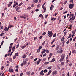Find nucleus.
<instances>
[{
	"instance_id": "c756f323",
	"label": "nucleus",
	"mask_w": 76,
	"mask_h": 76,
	"mask_svg": "<svg viewBox=\"0 0 76 76\" xmlns=\"http://www.w3.org/2000/svg\"><path fill=\"white\" fill-rule=\"evenodd\" d=\"M37 53H39V52L40 51V49H38L37 50Z\"/></svg>"
},
{
	"instance_id": "f03ea898",
	"label": "nucleus",
	"mask_w": 76,
	"mask_h": 76,
	"mask_svg": "<svg viewBox=\"0 0 76 76\" xmlns=\"http://www.w3.org/2000/svg\"><path fill=\"white\" fill-rule=\"evenodd\" d=\"M74 4H71L69 5V7L70 9H73V8Z\"/></svg>"
},
{
	"instance_id": "dca6fc26",
	"label": "nucleus",
	"mask_w": 76,
	"mask_h": 76,
	"mask_svg": "<svg viewBox=\"0 0 76 76\" xmlns=\"http://www.w3.org/2000/svg\"><path fill=\"white\" fill-rule=\"evenodd\" d=\"M23 63L24 65H26V64L27 63V62H26V61H23Z\"/></svg>"
},
{
	"instance_id": "6ab92c4d",
	"label": "nucleus",
	"mask_w": 76,
	"mask_h": 76,
	"mask_svg": "<svg viewBox=\"0 0 76 76\" xmlns=\"http://www.w3.org/2000/svg\"><path fill=\"white\" fill-rule=\"evenodd\" d=\"M45 53V49H43L42 52H41L42 54H43Z\"/></svg>"
},
{
	"instance_id": "69168bd1",
	"label": "nucleus",
	"mask_w": 76,
	"mask_h": 76,
	"mask_svg": "<svg viewBox=\"0 0 76 76\" xmlns=\"http://www.w3.org/2000/svg\"><path fill=\"white\" fill-rule=\"evenodd\" d=\"M13 43H12L10 44V45L11 46H12V45H13Z\"/></svg>"
},
{
	"instance_id": "4c0bfd02",
	"label": "nucleus",
	"mask_w": 76,
	"mask_h": 76,
	"mask_svg": "<svg viewBox=\"0 0 76 76\" xmlns=\"http://www.w3.org/2000/svg\"><path fill=\"white\" fill-rule=\"evenodd\" d=\"M56 36V33H55L53 34V37L54 38V37H55Z\"/></svg>"
},
{
	"instance_id": "680f3d73",
	"label": "nucleus",
	"mask_w": 76,
	"mask_h": 76,
	"mask_svg": "<svg viewBox=\"0 0 76 76\" xmlns=\"http://www.w3.org/2000/svg\"><path fill=\"white\" fill-rule=\"evenodd\" d=\"M25 61H28V58H26L25 59Z\"/></svg>"
},
{
	"instance_id": "4be33fe9",
	"label": "nucleus",
	"mask_w": 76,
	"mask_h": 76,
	"mask_svg": "<svg viewBox=\"0 0 76 76\" xmlns=\"http://www.w3.org/2000/svg\"><path fill=\"white\" fill-rule=\"evenodd\" d=\"M48 63H49V62H45L44 63V64H48Z\"/></svg>"
},
{
	"instance_id": "ddd939ff",
	"label": "nucleus",
	"mask_w": 76,
	"mask_h": 76,
	"mask_svg": "<svg viewBox=\"0 0 76 76\" xmlns=\"http://www.w3.org/2000/svg\"><path fill=\"white\" fill-rule=\"evenodd\" d=\"M64 60V58H61L59 60V61H60V62H61L62 61H63Z\"/></svg>"
},
{
	"instance_id": "79ce46f5",
	"label": "nucleus",
	"mask_w": 76,
	"mask_h": 76,
	"mask_svg": "<svg viewBox=\"0 0 76 76\" xmlns=\"http://www.w3.org/2000/svg\"><path fill=\"white\" fill-rule=\"evenodd\" d=\"M34 41H35V40L37 38V37H34Z\"/></svg>"
},
{
	"instance_id": "9d476101",
	"label": "nucleus",
	"mask_w": 76,
	"mask_h": 76,
	"mask_svg": "<svg viewBox=\"0 0 76 76\" xmlns=\"http://www.w3.org/2000/svg\"><path fill=\"white\" fill-rule=\"evenodd\" d=\"M60 46H59V45H58L57 46L56 48V50H58L59 49V47Z\"/></svg>"
},
{
	"instance_id": "72a5a7b5",
	"label": "nucleus",
	"mask_w": 76,
	"mask_h": 76,
	"mask_svg": "<svg viewBox=\"0 0 76 76\" xmlns=\"http://www.w3.org/2000/svg\"><path fill=\"white\" fill-rule=\"evenodd\" d=\"M45 42H46L45 41H44L42 43V45H44V44H45Z\"/></svg>"
},
{
	"instance_id": "052dcab7",
	"label": "nucleus",
	"mask_w": 76,
	"mask_h": 76,
	"mask_svg": "<svg viewBox=\"0 0 76 76\" xmlns=\"http://www.w3.org/2000/svg\"><path fill=\"white\" fill-rule=\"evenodd\" d=\"M57 13H55L54 15L55 16H56L57 15Z\"/></svg>"
},
{
	"instance_id": "2eb2a0df",
	"label": "nucleus",
	"mask_w": 76,
	"mask_h": 76,
	"mask_svg": "<svg viewBox=\"0 0 76 76\" xmlns=\"http://www.w3.org/2000/svg\"><path fill=\"white\" fill-rule=\"evenodd\" d=\"M26 47V46H22L21 47V48H22V49H24Z\"/></svg>"
},
{
	"instance_id": "6e6d98bb",
	"label": "nucleus",
	"mask_w": 76,
	"mask_h": 76,
	"mask_svg": "<svg viewBox=\"0 0 76 76\" xmlns=\"http://www.w3.org/2000/svg\"><path fill=\"white\" fill-rule=\"evenodd\" d=\"M76 39V37H75L73 39V41H75V39Z\"/></svg>"
},
{
	"instance_id": "9b49d317",
	"label": "nucleus",
	"mask_w": 76,
	"mask_h": 76,
	"mask_svg": "<svg viewBox=\"0 0 76 76\" xmlns=\"http://www.w3.org/2000/svg\"><path fill=\"white\" fill-rule=\"evenodd\" d=\"M64 36L63 37H62V39H61V41L62 42V41H63L64 40Z\"/></svg>"
},
{
	"instance_id": "1a4fd4ad",
	"label": "nucleus",
	"mask_w": 76,
	"mask_h": 76,
	"mask_svg": "<svg viewBox=\"0 0 76 76\" xmlns=\"http://www.w3.org/2000/svg\"><path fill=\"white\" fill-rule=\"evenodd\" d=\"M20 18H21V19H26V17L23 16V15L20 16Z\"/></svg>"
},
{
	"instance_id": "a878e982",
	"label": "nucleus",
	"mask_w": 76,
	"mask_h": 76,
	"mask_svg": "<svg viewBox=\"0 0 76 76\" xmlns=\"http://www.w3.org/2000/svg\"><path fill=\"white\" fill-rule=\"evenodd\" d=\"M46 53H49V51L48 50H45Z\"/></svg>"
},
{
	"instance_id": "e433bc0d",
	"label": "nucleus",
	"mask_w": 76,
	"mask_h": 76,
	"mask_svg": "<svg viewBox=\"0 0 76 76\" xmlns=\"http://www.w3.org/2000/svg\"><path fill=\"white\" fill-rule=\"evenodd\" d=\"M46 34V33L45 32H44L43 33L42 35H45Z\"/></svg>"
},
{
	"instance_id": "4d7b16f0",
	"label": "nucleus",
	"mask_w": 76,
	"mask_h": 76,
	"mask_svg": "<svg viewBox=\"0 0 76 76\" xmlns=\"http://www.w3.org/2000/svg\"><path fill=\"white\" fill-rule=\"evenodd\" d=\"M23 65H24V64H23V63H22L21 64V66H23Z\"/></svg>"
},
{
	"instance_id": "c9c22d12",
	"label": "nucleus",
	"mask_w": 76,
	"mask_h": 76,
	"mask_svg": "<svg viewBox=\"0 0 76 76\" xmlns=\"http://www.w3.org/2000/svg\"><path fill=\"white\" fill-rule=\"evenodd\" d=\"M48 16V14L45 15V18H47V16Z\"/></svg>"
},
{
	"instance_id": "20e7f679",
	"label": "nucleus",
	"mask_w": 76,
	"mask_h": 76,
	"mask_svg": "<svg viewBox=\"0 0 76 76\" xmlns=\"http://www.w3.org/2000/svg\"><path fill=\"white\" fill-rule=\"evenodd\" d=\"M9 72L10 73H12V72H13V69H9Z\"/></svg>"
},
{
	"instance_id": "de8ad7c7",
	"label": "nucleus",
	"mask_w": 76,
	"mask_h": 76,
	"mask_svg": "<svg viewBox=\"0 0 76 76\" xmlns=\"http://www.w3.org/2000/svg\"><path fill=\"white\" fill-rule=\"evenodd\" d=\"M16 5V4H14L13 6V8H14V7H15Z\"/></svg>"
},
{
	"instance_id": "f8f14e48",
	"label": "nucleus",
	"mask_w": 76,
	"mask_h": 76,
	"mask_svg": "<svg viewBox=\"0 0 76 76\" xmlns=\"http://www.w3.org/2000/svg\"><path fill=\"white\" fill-rule=\"evenodd\" d=\"M55 58H53L52 60L51 61H50V62H51V63H52V62H54V61H55Z\"/></svg>"
},
{
	"instance_id": "6e6552de",
	"label": "nucleus",
	"mask_w": 76,
	"mask_h": 76,
	"mask_svg": "<svg viewBox=\"0 0 76 76\" xmlns=\"http://www.w3.org/2000/svg\"><path fill=\"white\" fill-rule=\"evenodd\" d=\"M40 75L41 76H43L44 75V73H43V70H42L40 72Z\"/></svg>"
},
{
	"instance_id": "f704fd0d",
	"label": "nucleus",
	"mask_w": 76,
	"mask_h": 76,
	"mask_svg": "<svg viewBox=\"0 0 76 76\" xmlns=\"http://www.w3.org/2000/svg\"><path fill=\"white\" fill-rule=\"evenodd\" d=\"M70 42V41L69 40H68L66 42V44H68Z\"/></svg>"
},
{
	"instance_id": "864d4df0",
	"label": "nucleus",
	"mask_w": 76,
	"mask_h": 76,
	"mask_svg": "<svg viewBox=\"0 0 76 76\" xmlns=\"http://www.w3.org/2000/svg\"><path fill=\"white\" fill-rule=\"evenodd\" d=\"M3 35H4V33L1 34H0V36H1V37H2Z\"/></svg>"
},
{
	"instance_id": "3c124183",
	"label": "nucleus",
	"mask_w": 76,
	"mask_h": 76,
	"mask_svg": "<svg viewBox=\"0 0 76 76\" xmlns=\"http://www.w3.org/2000/svg\"><path fill=\"white\" fill-rule=\"evenodd\" d=\"M46 55H47V54H46V53H45L43 55V57H45V56H46Z\"/></svg>"
},
{
	"instance_id": "cd10ccee",
	"label": "nucleus",
	"mask_w": 76,
	"mask_h": 76,
	"mask_svg": "<svg viewBox=\"0 0 76 76\" xmlns=\"http://www.w3.org/2000/svg\"><path fill=\"white\" fill-rule=\"evenodd\" d=\"M19 54V53H16L15 54V56H18Z\"/></svg>"
},
{
	"instance_id": "37998d69",
	"label": "nucleus",
	"mask_w": 76,
	"mask_h": 76,
	"mask_svg": "<svg viewBox=\"0 0 76 76\" xmlns=\"http://www.w3.org/2000/svg\"><path fill=\"white\" fill-rule=\"evenodd\" d=\"M72 25H70L69 26V29H71V28H72Z\"/></svg>"
},
{
	"instance_id": "a211bd4d",
	"label": "nucleus",
	"mask_w": 76,
	"mask_h": 76,
	"mask_svg": "<svg viewBox=\"0 0 76 76\" xmlns=\"http://www.w3.org/2000/svg\"><path fill=\"white\" fill-rule=\"evenodd\" d=\"M4 31H7L8 30H7V27H6L4 29Z\"/></svg>"
},
{
	"instance_id": "b1692460",
	"label": "nucleus",
	"mask_w": 76,
	"mask_h": 76,
	"mask_svg": "<svg viewBox=\"0 0 76 76\" xmlns=\"http://www.w3.org/2000/svg\"><path fill=\"white\" fill-rule=\"evenodd\" d=\"M23 3L21 2V3H20L18 5L19 6H20L21 5H22Z\"/></svg>"
},
{
	"instance_id": "e2e57ef3",
	"label": "nucleus",
	"mask_w": 76,
	"mask_h": 76,
	"mask_svg": "<svg viewBox=\"0 0 76 76\" xmlns=\"http://www.w3.org/2000/svg\"><path fill=\"white\" fill-rule=\"evenodd\" d=\"M23 75V73H21L20 74V76H22Z\"/></svg>"
},
{
	"instance_id": "a18cd8bd",
	"label": "nucleus",
	"mask_w": 76,
	"mask_h": 76,
	"mask_svg": "<svg viewBox=\"0 0 76 76\" xmlns=\"http://www.w3.org/2000/svg\"><path fill=\"white\" fill-rule=\"evenodd\" d=\"M55 41V39H54L53 40L51 44H53V43Z\"/></svg>"
},
{
	"instance_id": "473e14b6",
	"label": "nucleus",
	"mask_w": 76,
	"mask_h": 76,
	"mask_svg": "<svg viewBox=\"0 0 76 76\" xmlns=\"http://www.w3.org/2000/svg\"><path fill=\"white\" fill-rule=\"evenodd\" d=\"M53 56V53H51L49 55V56Z\"/></svg>"
},
{
	"instance_id": "393cba45",
	"label": "nucleus",
	"mask_w": 76,
	"mask_h": 76,
	"mask_svg": "<svg viewBox=\"0 0 76 76\" xmlns=\"http://www.w3.org/2000/svg\"><path fill=\"white\" fill-rule=\"evenodd\" d=\"M72 37V34H70L68 37V38H70Z\"/></svg>"
},
{
	"instance_id": "bb28decb",
	"label": "nucleus",
	"mask_w": 76,
	"mask_h": 76,
	"mask_svg": "<svg viewBox=\"0 0 76 76\" xmlns=\"http://www.w3.org/2000/svg\"><path fill=\"white\" fill-rule=\"evenodd\" d=\"M38 0H35L34 2L36 3H38Z\"/></svg>"
},
{
	"instance_id": "423d86ee",
	"label": "nucleus",
	"mask_w": 76,
	"mask_h": 76,
	"mask_svg": "<svg viewBox=\"0 0 76 76\" xmlns=\"http://www.w3.org/2000/svg\"><path fill=\"white\" fill-rule=\"evenodd\" d=\"M41 61V59H39L38 61L37 62V65H38L40 63V62Z\"/></svg>"
},
{
	"instance_id": "774afa93",
	"label": "nucleus",
	"mask_w": 76,
	"mask_h": 76,
	"mask_svg": "<svg viewBox=\"0 0 76 76\" xmlns=\"http://www.w3.org/2000/svg\"><path fill=\"white\" fill-rule=\"evenodd\" d=\"M42 14H40L39 15V17H41V16H42Z\"/></svg>"
},
{
	"instance_id": "39448f33",
	"label": "nucleus",
	"mask_w": 76,
	"mask_h": 76,
	"mask_svg": "<svg viewBox=\"0 0 76 76\" xmlns=\"http://www.w3.org/2000/svg\"><path fill=\"white\" fill-rule=\"evenodd\" d=\"M65 57V54H62L61 56V58H62L64 59V57Z\"/></svg>"
},
{
	"instance_id": "7ed1b4c3",
	"label": "nucleus",
	"mask_w": 76,
	"mask_h": 76,
	"mask_svg": "<svg viewBox=\"0 0 76 76\" xmlns=\"http://www.w3.org/2000/svg\"><path fill=\"white\" fill-rule=\"evenodd\" d=\"M57 71H54L53 72L52 74V76H55L57 74Z\"/></svg>"
},
{
	"instance_id": "2f4dec72",
	"label": "nucleus",
	"mask_w": 76,
	"mask_h": 76,
	"mask_svg": "<svg viewBox=\"0 0 76 76\" xmlns=\"http://www.w3.org/2000/svg\"><path fill=\"white\" fill-rule=\"evenodd\" d=\"M26 57V55H25V54H24L23 56V58H25V57Z\"/></svg>"
},
{
	"instance_id": "13d9d810",
	"label": "nucleus",
	"mask_w": 76,
	"mask_h": 76,
	"mask_svg": "<svg viewBox=\"0 0 76 76\" xmlns=\"http://www.w3.org/2000/svg\"><path fill=\"white\" fill-rule=\"evenodd\" d=\"M15 46H14V47L12 48V50H15Z\"/></svg>"
},
{
	"instance_id": "aec40b11",
	"label": "nucleus",
	"mask_w": 76,
	"mask_h": 76,
	"mask_svg": "<svg viewBox=\"0 0 76 76\" xmlns=\"http://www.w3.org/2000/svg\"><path fill=\"white\" fill-rule=\"evenodd\" d=\"M72 34H75V33H76V31H75V30H74L72 31Z\"/></svg>"
},
{
	"instance_id": "338daca9",
	"label": "nucleus",
	"mask_w": 76,
	"mask_h": 76,
	"mask_svg": "<svg viewBox=\"0 0 76 76\" xmlns=\"http://www.w3.org/2000/svg\"><path fill=\"white\" fill-rule=\"evenodd\" d=\"M12 46H10L9 48H10V49H12Z\"/></svg>"
},
{
	"instance_id": "5fc2aeb1",
	"label": "nucleus",
	"mask_w": 76,
	"mask_h": 76,
	"mask_svg": "<svg viewBox=\"0 0 76 76\" xmlns=\"http://www.w3.org/2000/svg\"><path fill=\"white\" fill-rule=\"evenodd\" d=\"M60 53H63V50H61L60 51H59Z\"/></svg>"
},
{
	"instance_id": "ea45409f",
	"label": "nucleus",
	"mask_w": 76,
	"mask_h": 76,
	"mask_svg": "<svg viewBox=\"0 0 76 76\" xmlns=\"http://www.w3.org/2000/svg\"><path fill=\"white\" fill-rule=\"evenodd\" d=\"M68 12V11H65V12H64L63 13V14H65V13H67V12Z\"/></svg>"
},
{
	"instance_id": "c85d7f7f",
	"label": "nucleus",
	"mask_w": 76,
	"mask_h": 76,
	"mask_svg": "<svg viewBox=\"0 0 76 76\" xmlns=\"http://www.w3.org/2000/svg\"><path fill=\"white\" fill-rule=\"evenodd\" d=\"M20 9V7H18L17 8L16 10V11H17L18 10H19Z\"/></svg>"
},
{
	"instance_id": "5701e85b",
	"label": "nucleus",
	"mask_w": 76,
	"mask_h": 76,
	"mask_svg": "<svg viewBox=\"0 0 76 76\" xmlns=\"http://www.w3.org/2000/svg\"><path fill=\"white\" fill-rule=\"evenodd\" d=\"M52 68V67L51 66H50L48 67L47 69H49V70H50V69H51Z\"/></svg>"
},
{
	"instance_id": "0e129e2a",
	"label": "nucleus",
	"mask_w": 76,
	"mask_h": 76,
	"mask_svg": "<svg viewBox=\"0 0 76 76\" xmlns=\"http://www.w3.org/2000/svg\"><path fill=\"white\" fill-rule=\"evenodd\" d=\"M15 4L17 6H18V3L16 2V3H15Z\"/></svg>"
},
{
	"instance_id": "412c9836",
	"label": "nucleus",
	"mask_w": 76,
	"mask_h": 76,
	"mask_svg": "<svg viewBox=\"0 0 76 76\" xmlns=\"http://www.w3.org/2000/svg\"><path fill=\"white\" fill-rule=\"evenodd\" d=\"M47 72H48L47 70L45 69L44 70L43 72H44V73H47Z\"/></svg>"
},
{
	"instance_id": "4468645a",
	"label": "nucleus",
	"mask_w": 76,
	"mask_h": 76,
	"mask_svg": "<svg viewBox=\"0 0 76 76\" xmlns=\"http://www.w3.org/2000/svg\"><path fill=\"white\" fill-rule=\"evenodd\" d=\"M51 73V70H50L48 73L47 74V76H48Z\"/></svg>"
},
{
	"instance_id": "603ef678",
	"label": "nucleus",
	"mask_w": 76,
	"mask_h": 76,
	"mask_svg": "<svg viewBox=\"0 0 76 76\" xmlns=\"http://www.w3.org/2000/svg\"><path fill=\"white\" fill-rule=\"evenodd\" d=\"M0 28H1V29H3V26H0Z\"/></svg>"
},
{
	"instance_id": "f257e3e1",
	"label": "nucleus",
	"mask_w": 76,
	"mask_h": 76,
	"mask_svg": "<svg viewBox=\"0 0 76 76\" xmlns=\"http://www.w3.org/2000/svg\"><path fill=\"white\" fill-rule=\"evenodd\" d=\"M48 34L49 37H51L53 35V32L51 31H49L48 33Z\"/></svg>"
},
{
	"instance_id": "c03bdc74",
	"label": "nucleus",
	"mask_w": 76,
	"mask_h": 76,
	"mask_svg": "<svg viewBox=\"0 0 76 76\" xmlns=\"http://www.w3.org/2000/svg\"><path fill=\"white\" fill-rule=\"evenodd\" d=\"M31 9V7H29L27 8V10H30V9Z\"/></svg>"
},
{
	"instance_id": "a19ab883",
	"label": "nucleus",
	"mask_w": 76,
	"mask_h": 76,
	"mask_svg": "<svg viewBox=\"0 0 76 76\" xmlns=\"http://www.w3.org/2000/svg\"><path fill=\"white\" fill-rule=\"evenodd\" d=\"M41 6V4H39L37 5V7H40V6Z\"/></svg>"
},
{
	"instance_id": "58836bf2",
	"label": "nucleus",
	"mask_w": 76,
	"mask_h": 76,
	"mask_svg": "<svg viewBox=\"0 0 76 76\" xmlns=\"http://www.w3.org/2000/svg\"><path fill=\"white\" fill-rule=\"evenodd\" d=\"M16 58V56H14L13 57V60L15 59V58Z\"/></svg>"
},
{
	"instance_id": "f3484780",
	"label": "nucleus",
	"mask_w": 76,
	"mask_h": 76,
	"mask_svg": "<svg viewBox=\"0 0 76 76\" xmlns=\"http://www.w3.org/2000/svg\"><path fill=\"white\" fill-rule=\"evenodd\" d=\"M64 64V62H62L61 64V66H63Z\"/></svg>"
},
{
	"instance_id": "7c9ffc66",
	"label": "nucleus",
	"mask_w": 76,
	"mask_h": 76,
	"mask_svg": "<svg viewBox=\"0 0 76 76\" xmlns=\"http://www.w3.org/2000/svg\"><path fill=\"white\" fill-rule=\"evenodd\" d=\"M72 53H75V50H72Z\"/></svg>"
},
{
	"instance_id": "bf43d9fd",
	"label": "nucleus",
	"mask_w": 76,
	"mask_h": 76,
	"mask_svg": "<svg viewBox=\"0 0 76 76\" xmlns=\"http://www.w3.org/2000/svg\"><path fill=\"white\" fill-rule=\"evenodd\" d=\"M50 10H53V8H52V7H51L50 8Z\"/></svg>"
},
{
	"instance_id": "0eeeda50",
	"label": "nucleus",
	"mask_w": 76,
	"mask_h": 76,
	"mask_svg": "<svg viewBox=\"0 0 76 76\" xmlns=\"http://www.w3.org/2000/svg\"><path fill=\"white\" fill-rule=\"evenodd\" d=\"M31 73V72L30 71H27L26 72L27 75H28V76H29Z\"/></svg>"
},
{
	"instance_id": "49530a36",
	"label": "nucleus",
	"mask_w": 76,
	"mask_h": 76,
	"mask_svg": "<svg viewBox=\"0 0 76 76\" xmlns=\"http://www.w3.org/2000/svg\"><path fill=\"white\" fill-rule=\"evenodd\" d=\"M19 44H18L16 47V48H18L19 47Z\"/></svg>"
},
{
	"instance_id": "09e8293b",
	"label": "nucleus",
	"mask_w": 76,
	"mask_h": 76,
	"mask_svg": "<svg viewBox=\"0 0 76 76\" xmlns=\"http://www.w3.org/2000/svg\"><path fill=\"white\" fill-rule=\"evenodd\" d=\"M42 48V46H40L39 47V49L40 50V49H41Z\"/></svg>"
},
{
	"instance_id": "8fccbe9b",
	"label": "nucleus",
	"mask_w": 76,
	"mask_h": 76,
	"mask_svg": "<svg viewBox=\"0 0 76 76\" xmlns=\"http://www.w3.org/2000/svg\"><path fill=\"white\" fill-rule=\"evenodd\" d=\"M73 0H70V3H73Z\"/></svg>"
}]
</instances>
